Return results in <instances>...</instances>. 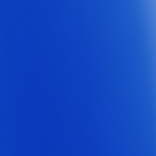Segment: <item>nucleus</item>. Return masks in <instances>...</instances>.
Masks as SVG:
<instances>
[{
  "label": "nucleus",
  "mask_w": 156,
  "mask_h": 156,
  "mask_svg": "<svg viewBox=\"0 0 156 156\" xmlns=\"http://www.w3.org/2000/svg\"><path fill=\"white\" fill-rule=\"evenodd\" d=\"M0 149H109V147H0Z\"/></svg>",
  "instance_id": "1"
},
{
  "label": "nucleus",
  "mask_w": 156,
  "mask_h": 156,
  "mask_svg": "<svg viewBox=\"0 0 156 156\" xmlns=\"http://www.w3.org/2000/svg\"><path fill=\"white\" fill-rule=\"evenodd\" d=\"M0 146H67V145H0Z\"/></svg>",
  "instance_id": "2"
}]
</instances>
